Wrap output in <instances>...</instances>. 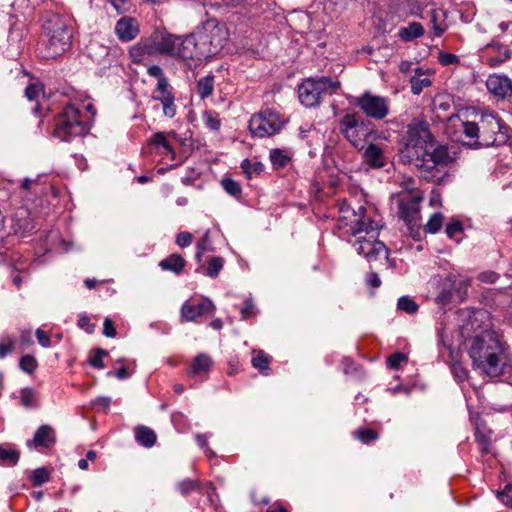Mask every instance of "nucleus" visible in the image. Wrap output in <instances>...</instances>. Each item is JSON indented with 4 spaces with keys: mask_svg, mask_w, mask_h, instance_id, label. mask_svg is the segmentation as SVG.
I'll return each mask as SVG.
<instances>
[{
    "mask_svg": "<svg viewBox=\"0 0 512 512\" xmlns=\"http://www.w3.org/2000/svg\"><path fill=\"white\" fill-rule=\"evenodd\" d=\"M155 93H157V95L172 94V88H171L169 81L166 77H163V78L157 80Z\"/></svg>",
    "mask_w": 512,
    "mask_h": 512,
    "instance_id": "obj_53",
    "label": "nucleus"
},
{
    "mask_svg": "<svg viewBox=\"0 0 512 512\" xmlns=\"http://www.w3.org/2000/svg\"><path fill=\"white\" fill-rule=\"evenodd\" d=\"M20 458V453L14 449H6L0 445V465L15 466Z\"/></svg>",
    "mask_w": 512,
    "mask_h": 512,
    "instance_id": "obj_34",
    "label": "nucleus"
},
{
    "mask_svg": "<svg viewBox=\"0 0 512 512\" xmlns=\"http://www.w3.org/2000/svg\"><path fill=\"white\" fill-rule=\"evenodd\" d=\"M453 283H454V275H448L441 286V290L436 297V302L440 305H447L451 303L454 299L453 295Z\"/></svg>",
    "mask_w": 512,
    "mask_h": 512,
    "instance_id": "obj_25",
    "label": "nucleus"
},
{
    "mask_svg": "<svg viewBox=\"0 0 512 512\" xmlns=\"http://www.w3.org/2000/svg\"><path fill=\"white\" fill-rule=\"evenodd\" d=\"M512 490V485L507 484L502 491L497 492V498L507 507L512 508V495L509 492Z\"/></svg>",
    "mask_w": 512,
    "mask_h": 512,
    "instance_id": "obj_52",
    "label": "nucleus"
},
{
    "mask_svg": "<svg viewBox=\"0 0 512 512\" xmlns=\"http://www.w3.org/2000/svg\"><path fill=\"white\" fill-rule=\"evenodd\" d=\"M153 37L159 54L174 56L178 37L159 31L154 32Z\"/></svg>",
    "mask_w": 512,
    "mask_h": 512,
    "instance_id": "obj_20",
    "label": "nucleus"
},
{
    "mask_svg": "<svg viewBox=\"0 0 512 512\" xmlns=\"http://www.w3.org/2000/svg\"><path fill=\"white\" fill-rule=\"evenodd\" d=\"M443 219L444 216L441 213H434L424 226V231L432 234L438 232L442 227Z\"/></svg>",
    "mask_w": 512,
    "mask_h": 512,
    "instance_id": "obj_43",
    "label": "nucleus"
},
{
    "mask_svg": "<svg viewBox=\"0 0 512 512\" xmlns=\"http://www.w3.org/2000/svg\"><path fill=\"white\" fill-rule=\"evenodd\" d=\"M463 133L471 141V148L491 147L505 141L506 126L493 114H483L478 122H464Z\"/></svg>",
    "mask_w": 512,
    "mask_h": 512,
    "instance_id": "obj_4",
    "label": "nucleus"
},
{
    "mask_svg": "<svg viewBox=\"0 0 512 512\" xmlns=\"http://www.w3.org/2000/svg\"><path fill=\"white\" fill-rule=\"evenodd\" d=\"M441 342H442V347L440 348V354L443 357L447 354V356L449 357V359L452 362H456L457 353H455V351L453 350L452 346L449 345V344H446L443 341L442 338H441ZM452 372H453L455 378L459 382H462V381L466 380L467 377H468L467 370L464 367H462L460 364H458V363H454L452 365Z\"/></svg>",
    "mask_w": 512,
    "mask_h": 512,
    "instance_id": "obj_21",
    "label": "nucleus"
},
{
    "mask_svg": "<svg viewBox=\"0 0 512 512\" xmlns=\"http://www.w3.org/2000/svg\"><path fill=\"white\" fill-rule=\"evenodd\" d=\"M214 310L215 305L209 298H202L198 302L189 300L181 307V320L185 322L196 321L198 317L212 315Z\"/></svg>",
    "mask_w": 512,
    "mask_h": 512,
    "instance_id": "obj_11",
    "label": "nucleus"
},
{
    "mask_svg": "<svg viewBox=\"0 0 512 512\" xmlns=\"http://www.w3.org/2000/svg\"><path fill=\"white\" fill-rule=\"evenodd\" d=\"M270 160L276 168H283L290 161V157L284 150L276 148L270 151Z\"/></svg>",
    "mask_w": 512,
    "mask_h": 512,
    "instance_id": "obj_39",
    "label": "nucleus"
},
{
    "mask_svg": "<svg viewBox=\"0 0 512 512\" xmlns=\"http://www.w3.org/2000/svg\"><path fill=\"white\" fill-rule=\"evenodd\" d=\"M487 89L499 99H505L512 94V81L506 76L491 75L486 81Z\"/></svg>",
    "mask_w": 512,
    "mask_h": 512,
    "instance_id": "obj_15",
    "label": "nucleus"
},
{
    "mask_svg": "<svg viewBox=\"0 0 512 512\" xmlns=\"http://www.w3.org/2000/svg\"><path fill=\"white\" fill-rule=\"evenodd\" d=\"M35 335L42 347L47 348L51 345L50 337L42 329H37Z\"/></svg>",
    "mask_w": 512,
    "mask_h": 512,
    "instance_id": "obj_62",
    "label": "nucleus"
},
{
    "mask_svg": "<svg viewBox=\"0 0 512 512\" xmlns=\"http://www.w3.org/2000/svg\"><path fill=\"white\" fill-rule=\"evenodd\" d=\"M108 355V352L102 348H96L93 350V356L89 358L88 363L97 369L105 367L103 358Z\"/></svg>",
    "mask_w": 512,
    "mask_h": 512,
    "instance_id": "obj_47",
    "label": "nucleus"
},
{
    "mask_svg": "<svg viewBox=\"0 0 512 512\" xmlns=\"http://www.w3.org/2000/svg\"><path fill=\"white\" fill-rule=\"evenodd\" d=\"M463 225L459 220L453 221L447 224L445 228V233L449 238H453L456 234L462 232Z\"/></svg>",
    "mask_w": 512,
    "mask_h": 512,
    "instance_id": "obj_54",
    "label": "nucleus"
},
{
    "mask_svg": "<svg viewBox=\"0 0 512 512\" xmlns=\"http://www.w3.org/2000/svg\"><path fill=\"white\" fill-rule=\"evenodd\" d=\"M440 12L433 9L430 11V24L432 25L433 34L436 37L441 36L446 30V26L439 23Z\"/></svg>",
    "mask_w": 512,
    "mask_h": 512,
    "instance_id": "obj_48",
    "label": "nucleus"
},
{
    "mask_svg": "<svg viewBox=\"0 0 512 512\" xmlns=\"http://www.w3.org/2000/svg\"><path fill=\"white\" fill-rule=\"evenodd\" d=\"M355 220L350 223V232L353 236H358L362 232H365L367 235L375 233L377 230L376 223L366 218V208L364 206H360L358 208V212H354Z\"/></svg>",
    "mask_w": 512,
    "mask_h": 512,
    "instance_id": "obj_14",
    "label": "nucleus"
},
{
    "mask_svg": "<svg viewBox=\"0 0 512 512\" xmlns=\"http://www.w3.org/2000/svg\"><path fill=\"white\" fill-rule=\"evenodd\" d=\"M103 334L106 337H111V338H113V337H115L117 335V331H116V328L114 326V323L109 318H106L104 320V323H103Z\"/></svg>",
    "mask_w": 512,
    "mask_h": 512,
    "instance_id": "obj_60",
    "label": "nucleus"
},
{
    "mask_svg": "<svg viewBox=\"0 0 512 512\" xmlns=\"http://www.w3.org/2000/svg\"><path fill=\"white\" fill-rule=\"evenodd\" d=\"M56 443V434L54 429L47 424L41 425L35 432L32 440L27 441V445H33L35 448H50Z\"/></svg>",
    "mask_w": 512,
    "mask_h": 512,
    "instance_id": "obj_18",
    "label": "nucleus"
},
{
    "mask_svg": "<svg viewBox=\"0 0 512 512\" xmlns=\"http://www.w3.org/2000/svg\"><path fill=\"white\" fill-rule=\"evenodd\" d=\"M221 184H222L224 190L229 195L234 196V197H240V195L242 193V189H241L240 184L237 181H235L231 178L225 177L222 179Z\"/></svg>",
    "mask_w": 512,
    "mask_h": 512,
    "instance_id": "obj_44",
    "label": "nucleus"
},
{
    "mask_svg": "<svg viewBox=\"0 0 512 512\" xmlns=\"http://www.w3.org/2000/svg\"><path fill=\"white\" fill-rule=\"evenodd\" d=\"M117 13H125L128 10V0H109Z\"/></svg>",
    "mask_w": 512,
    "mask_h": 512,
    "instance_id": "obj_64",
    "label": "nucleus"
},
{
    "mask_svg": "<svg viewBox=\"0 0 512 512\" xmlns=\"http://www.w3.org/2000/svg\"><path fill=\"white\" fill-rule=\"evenodd\" d=\"M135 439L140 445L150 448L156 443L157 435L154 430L147 426H137L135 428Z\"/></svg>",
    "mask_w": 512,
    "mask_h": 512,
    "instance_id": "obj_26",
    "label": "nucleus"
},
{
    "mask_svg": "<svg viewBox=\"0 0 512 512\" xmlns=\"http://www.w3.org/2000/svg\"><path fill=\"white\" fill-rule=\"evenodd\" d=\"M13 227L16 233L27 234L30 233L34 228L32 219L28 217L26 210L17 212L12 218Z\"/></svg>",
    "mask_w": 512,
    "mask_h": 512,
    "instance_id": "obj_23",
    "label": "nucleus"
},
{
    "mask_svg": "<svg viewBox=\"0 0 512 512\" xmlns=\"http://www.w3.org/2000/svg\"><path fill=\"white\" fill-rule=\"evenodd\" d=\"M253 353L255 355L251 360L252 366L262 375H268L270 373L269 365L272 361V357L265 353L263 350H254Z\"/></svg>",
    "mask_w": 512,
    "mask_h": 512,
    "instance_id": "obj_29",
    "label": "nucleus"
},
{
    "mask_svg": "<svg viewBox=\"0 0 512 512\" xmlns=\"http://www.w3.org/2000/svg\"><path fill=\"white\" fill-rule=\"evenodd\" d=\"M421 196H410L407 199L399 201V216L406 225L413 224L415 221L420 220V202Z\"/></svg>",
    "mask_w": 512,
    "mask_h": 512,
    "instance_id": "obj_13",
    "label": "nucleus"
},
{
    "mask_svg": "<svg viewBox=\"0 0 512 512\" xmlns=\"http://www.w3.org/2000/svg\"><path fill=\"white\" fill-rule=\"evenodd\" d=\"M177 491L184 497L193 491H201V483L198 480L184 479L176 484Z\"/></svg>",
    "mask_w": 512,
    "mask_h": 512,
    "instance_id": "obj_35",
    "label": "nucleus"
},
{
    "mask_svg": "<svg viewBox=\"0 0 512 512\" xmlns=\"http://www.w3.org/2000/svg\"><path fill=\"white\" fill-rule=\"evenodd\" d=\"M340 132L357 149H362L370 130L357 114H346L339 121Z\"/></svg>",
    "mask_w": 512,
    "mask_h": 512,
    "instance_id": "obj_9",
    "label": "nucleus"
},
{
    "mask_svg": "<svg viewBox=\"0 0 512 512\" xmlns=\"http://www.w3.org/2000/svg\"><path fill=\"white\" fill-rule=\"evenodd\" d=\"M78 326L89 334L93 333L95 328V325L90 322V318L86 314L79 316Z\"/></svg>",
    "mask_w": 512,
    "mask_h": 512,
    "instance_id": "obj_56",
    "label": "nucleus"
},
{
    "mask_svg": "<svg viewBox=\"0 0 512 512\" xmlns=\"http://www.w3.org/2000/svg\"><path fill=\"white\" fill-rule=\"evenodd\" d=\"M154 100H158L161 102L163 107V113L168 118H173L176 115V105L174 103V95H154Z\"/></svg>",
    "mask_w": 512,
    "mask_h": 512,
    "instance_id": "obj_31",
    "label": "nucleus"
},
{
    "mask_svg": "<svg viewBox=\"0 0 512 512\" xmlns=\"http://www.w3.org/2000/svg\"><path fill=\"white\" fill-rule=\"evenodd\" d=\"M397 308L409 314H413L418 310L417 303L408 296H402L398 299Z\"/></svg>",
    "mask_w": 512,
    "mask_h": 512,
    "instance_id": "obj_45",
    "label": "nucleus"
},
{
    "mask_svg": "<svg viewBox=\"0 0 512 512\" xmlns=\"http://www.w3.org/2000/svg\"><path fill=\"white\" fill-rule=\"evenodd\" d=\"M88 131V124L74 105H67L56 118L54 135L62 141H71L76 137L85 136Z\"/></svg>",
    "mask_w": 512,
    "mask_h": 512,
    "instance_id": "obj_5",
    "label": "nucleus"
},
{
    "mask_svg": "<svg viewBox=\"0 0 512 512\" xmlns=\"http://www.w3.org/2000/svg\"><path fill=\"white\" fill-rule=\"evenodd\" d=\"M14 341L11 338H7L5 341L0 343V358L6 357L10 352L13 351Z\"/></svg>",
    "mask_w": 512,
    "mask_h": 512,
    "instance_id": "obj_59",
    "label": "nucleus"
},
{
    "mask_svg": "<svg viewBox=\"0 0 512 512\" xmlns=\"http://www.w3.org/2000/svg\"><path fill=\"white\" fill-rule=\"evenodd\" d=\"M438 60L440 64L444 66L453 65L459 62V59L455 54L448 52H440Z\"/></svg>",
    "mask_w": 512,
    "mask_h": 512,
    "instance_id": "obj_55",
    "label": "nucleus"
},
{
    "mask_svg": "<svg viewBox=\"0 0 512 512\" xmlns=\"http://www.w3.org/2000/svg\"><path fill=\"white\" fill-rule=\"evenodd\" d=\"M243 320H247L256 316L255 304L251 298L245 300L244 306L240 310Z\"/></svg>",
    "mask_w": 512,
    "mask_h": 512,
    "instance_id": "obj_50",
    "label": "nucleus"
},
{
    "mask_svg": "<svg viewBox=\"0 0 512 512\" xmlns=\"http://www.w3.org/2000/svg\"><path fill=\"white\" fill-rule=\"evenodd\" d=\"M286 121L274 109H265L254 114L249 121V131L256 137H270L281 131Z\"/></svg>",
    "mask_w": 512,
    "mask_h": 512,
    "instance_id": "obj_7",
    "label": "nucleus"
},
{
    "mask_svg": "<svg viewBox=\"0 0 512 512\" xmlns=\"http://www.w3.org/2000/svg\"><path fill=\"white\" fill-rule=\"evenodd\" d=\"M398 156L403 164L414 166L422 179L439 185L445 183L446 168L452 162L448 147L436 145L429 123L418 118L407 125L399 143Z\"/></svg>",
    "mask_w": 512,
    "mask_h": 512,
    "instance_id": "obj_1",
    "label": "nucleus"
},
{
    "mask_svg": "<svg viewBox=\"0 0 512 512\" xmlns=\"http://www.w3.org/2000/svg\"><path fill=\"white\" fill-rule=\"evenodd\" d=\"M377 232L369 234V238L358 236L355 242L358 254L368 260L377 259L379 255L386 254V247L383 242L376 240Z\"/></svg>",
    "mask_w": 512,
    "mask_h": 512,
    "instance_id": "obj_12",
    "label": "nucleus"
},
{
    "mask_svg": "<svg viewBox=\"0 0 512 512\" xmlns=\"http://www.w3.org/2000/svg\"><path fill=\"white\" fill-rule=\"evenodd\" d=\"M224 265L222 257L214 256L208 260L205 274L210 278H217Z\"/></svg>",
    "mask_w": 512,
    "mask_h": 512,
    "instance_id": "obj_38",
    "label": "nucleus"
},
{
    "mask_svg": "<svg viewBox=\"0 0 512 512\" xmlns=\"http://www.w3.org/2000/svg\"><path fill=\"white\" fill-rule=\"evenodd\" d=\"M407 360V357L405 354L401 352H396L390 355L387 359V366L390 369H398L400 364Z\"/></svg>",
    "mask_w": 512,
    "mask_h": 512,
    "instance_id": "obj_51",
    "label": "nucleus"
},
{
    "mask_svg": "<svg viewBox=\"0 0 512 512\" xmlns=\"http://www.w3.org/2000/svg\"><path fill=\"white\" fill-rule=\"evenodd\" d=\"M212 364V360L209 355L201 353L197 355L191 366H190V373L192 375L200 374L201 372H206L209 370L210 366Z\"/></svg>",
    "mask_w": 512,
    "mask_h": 512,
    "instance_id": "obj_30",
    "label": "nucleus"
},
{
    "mask_svg": "<svg viewBox=\"0 0 512 512\" xmlns=\"http://www.w3.org/2000/svg\"><path fill=\"white\" fill-rule=\"evenodd\" d=\"M38 186H39L38 179H30V178L24 179V181L21 184V188L23 190L33 191L35 193L38 192V189H37Z\"/></svg>",
    "mask_w": 512,
    "mask_h": 512,
    "instance_id": "obj_63",
    "label": "nucleus"
},
{
    "mask_svg": "<svg viewBox=\"0 0 512 512\" xmlns=\"http://www.w3.org/2000/svg\"><path fill=\"white\" fill-rule=\"evenodd\" d=\"M174 56L183 60L203 58L202 56L198 55V46L192 33L186 36L184 39L179 38Z\"/></svg>",
    "mask_w": 512,
    "mask_h": 512,
    "instance_id": "obj_19",
    "label": "nucleus"
},
{
    "mask_svg": "<svg viewBox=\"0 0 512 512\" xmlns=\"http://www.w3.org/2000/svg\"><path fill=\"white\" fill-rule=\"evenodd\" d=\"M354 435L364 444H369L378 438V433L375 430L366 428L357 429Z\"/></svg>",
    "mask_w": 512,
    "mask_h": 512,
    "instance_id": "obj_46",
    "label": "nucleus"
},
{
    "mask_svg": "<svg viewBox=\"0 0 512 512\" xmlns=\"http://www.w3.org/2000/svg\"><path fill=\"white\" fill-rule=\"evenodd\" d=\"M117 37L123 42H129L135 39L139 33V25L133 17H122L115 26Z\"/></svg>",
    "mask_w": 512,
    "mask_h": 512,
    "instance_id": "obj_16",
    "label": "nucleus"
},
{
    "mask_svg": "<svg viewBox=\"0 0 512 512\" xmlns=\"http://www.w3.org/2000/svg\"><path fill=\"white\" fill-rule=\"evenodd\" d=\"M44 39L38 47L41 58L56 59L68 51L72 45L73 30L69 18L47 12L42 17Z\"/></svg>",
    "mask_w": 512,
    "mask_h": 512,
    "instance_id": "obj_3",
    "label": "nucleus"
},
{
    "mask_svg": "<svg viewBox=\"0 0 512 512\" xmlns=\"http://www.w3.org/2000/svg\"><path fill=\"white\" fill-rule=\"evenodd\" d=\"M424 27L421 23L411 22L408 26L401 27L398 36L401 40L410 42L424 34Z\"/></svg>",
    "mask_w": 512,
    "mask_h": 512,
    "instance_id": "obj_27",
    "label": "nucleus"
},
{
    "mask_svg": "<svg viewBox=\"0 0 512 512\" xmlns=\"http://www.w3.org/2000/svg\"><path fill=\"white\" fill-rule=\"evenodd\" d=\"M408 231L410 233V236L414 240H420L422 237V228L419 224V221H415L413 224L407 225Z\"/></svg>",
    "mask_w": 512,
    "mask_h": 512,
    "instance_id": "obj_61",
    "label": "nucleus"
},
{
    "mask_svg": "<svg viewBox=\"0 0 512 512\" xmlns=\"http://www.w3.org/2000/svg\"><path fill=\"white\" fill-rule=\"evenodd\" d=\"M19 366L24 372L32 374L36 370L38 363L35 357L24 355L20 359Z\"/></svg>",
    "mask_w": 512,
    "mask_h": 512,
    "instance_id": "obj_49",
    "label": "nucleus"
},
{
    "mask_svg": "<svg viewBox=\"0 0 512 512\" xmlns=\"http://www.w3.org/2000/svg\"><path fill=\"white\" fill-rule=\"evenodd\" d=\"M425 0H394L396 12L403 15L417 14Z\"/></svg>",
    "mask_w": 512,
    "mask_h": 512,
    "instance_id": "obj_28",
    "label": "nucleus"
},
{
    "mask_svg": "<svg viewBox=\"0 0 512 512\" xmlns=\"http://www.w3.org/2000/svg\"><path fill=\"white\" fill-rule=\"evenodd\" d=\"M197 93L201 99H205L213 93L214 90V77L207 75L202 77L197 82Z\"/></svg>",
    "mask_w": 512,
    "mask_h": 512,
    "instance_id": "obj_32",
    "label": "nucleus"
},
{
    "mask_svg": "<svg viewBox=\"0 0 512 512\" xmlns=\"http://www.w3.org/2000/svg\"><path fill=\"white\" fill-rule=\"evenodd\" d=\"M365 162L373 168H383L386 164L382 149L376 144H369L364 152Z\"/></svg>",
    "mask_w": 512,
    "mask_h": 512,
    "instance_id": "obj_22",
    "label": "nucleus"
},
{
    "mask_svg": "<svg viewBox=\"0 0 512 512\" xmlns=\"http://www.w3.org/2000/svg\"><path fill=\"white\" fill-rule=\"evenodd\" d=\"M193 236L190 232H180L176 237V243L180 247H187L192 243Z\"/></svg>",
    "mask_w": 512,
    "mask_h": 512,
    "instance_id": "obj_58",
    "label": "nucleus"
},
{
    "mask_svg": "<svg viewBox=\"0 0 512 512\" xmlns=\"http://www.w3.org/2000/svg\"><path fill=\"white\" fill-rule=\"evenodd\" d=\"M198 46V55L207 58L216 54L222 47L221 29L212 22H207L192 32Z\"/></svg>",
    "mask_w": 512,
    "mask_h": 512,
    "instance_id": "obj_8",
    "label": "nucleus"
},
{
    "mask_svg": "<svg viewBox=\"0 0 512 512\" xmlns=\"http://www.w3.org/2000/svg\"><path fill=\"white\" fill-rule=\"evenodd\" d=\"M241 168L243 173L246 174L247 178H251L252 173L260 174L264 171V165L261 162L251 163L249 159H244L241 162Z\"/></svg>",
    "mask_w": 512,
    "mask_h": 512,
    "instance_id": "obj_42",
    "label": "nucleus"
},
{
    "mask_svg": "<svg viewBox=\"0 0 512 512\" xmlns=\"http://www.w3.org/2000/svg\"><path fill=\"white\" fill-rule=\"evenodd\" d=\"M41 86L39 84H30L25 89V96L28 100L33 101L38 98L39 93L41 92Z\"/></svg>",
    "mask_w": 512,
    "mask_h": 512,
    "instance_id": "obj_57",
    "label": "nucleus"
},
{
    "mask_svg": "<svg viewBox=\"0 0 512 512\" xmlns=\"http://www.w3.org/2000/svg\"><path fill=\"white\" fill-rule=\"evenodd\" d=\"M473 365L489 377H498L510 368L504 344L494 331L485 330L466 340Z\"/></svg>",
    "mask_w": 512,
    "mask_h": 512,
    "instance_id": "obj_2",
    "label": "nucleus"
},
{
    "mask_svg": "<svg viewBox=\"0 0 512 512\" xmlns=\"http://www.w3.org/2000/svg\"><path fill=\"white\" fill-rule=\"evenodd\" d=\"M20 399H21V404L27 409L36 408L38 406V403L36 400V393L30 387H26L21 390Z\"/></svg>",
    "mask_w": 512,
    "mask_h": 512,
    "instance_id": "obj_37",
    "label": "nucleus"
},
{
    "mask_svg": "<svg viewBox=\"0 0 512 512\" xmlns=\"http://www.w3.org/2000/svg\"><path fill=\"white\" fill-rule=\"evenodd\" d=\"M130 57L134 63H141L147 57L159 54L153 34L130 49Z\"/></svg>",
    "mask_w": 512,
    "mask_h": 512,
    "instance_id": "obj_17",
    "label": "nucleus"
},
{
    "mask_svg": "<svg viewBox=\"0 0 512 512\" xmlns=\"http://www.w3.org/2000/svg\"><path fill=\"white\" fill-rule=\"evenodd\" d=\"M469 285V280L458 281L454 276L453 295L458 302H463L466 299Z\"/></svg>",
    "mask_w": 512,
    "mask_h": 512,
    "instance_id": "obj_40",
    "label": "nucleus"
},
{
    "mask_svg": "<svg viewBox=\"0 0 512 512\" xmlns=\"http://www.w3.org/2000/svg\"><path fill=\"white\" fill-rule=\"evenodd\" d=\"M186 261L185 259L178 253H173L169 255L167 258L160 261L159 266L162 270L171 271L175 274H180L184 267Z\"/></svg>",
    "mask_w": 512,
    "mask_h": 512,
    "instance_id": "obj_24",
    "label": "nucleus"
},
{
    "mask_svg": "<svg viewBox=\"0 0 512 512\" xmlns=\"http://www.w3.org/2000/svg\"><path fill=\"white\" fill-rule=\"evenodd\" d=\"M354 105L359 107L366 116L375 120H382L389 113L388 100L384 97L373 95L369 91L356 98Z\"/></svg>",
    "mask_w": 512,
    "mask_h": 512,
    "instance_id": "obj_10",
    "label": "nucleus"
},
{
    "mask_svg": "<svg viewBox=\"0 0 512 512\" xmlns=\"http://www.w3.org/2000/svg\"><path fill=\"white\" fill-rule=\"evenodd\" d=\"M422 72L420 68L416 69V75L410 78L411 92L419 95L425 87L431 85V80L427 77L421 78Z\"/></svg>",
    "mask_w": 512,
    "mask_h": 512,
    "instance_id": "obj_33",
    "label": "nucleus"
},
{
    "mask_svg": "<svg viewBox=\"0 0 512 512\" xmlns=\"http://www.w3.org/2000/svg\"><path fill=\"white\" fill-rule=\"evenodd\" d=\"M341 84L330 77L308 78L298 87L300 102L306 107H315L320 104L325 95H332L338 91Z\"/></svg>",
    "mask_w": 512,
    "mask_h": 512,
    "instance_id": "obj_6",
    "label": "nucleus"
},
{
    "mask_svg": "<svg viewBox=\"0 0 512 512\" xmlns=\"http://www.w3.org/2000/svg\"><path fill=\"white\" fill-rule=\"evenodd\" d=\"M475 439H476V442L478 444L480 451L483 454H488L490 452L489 447L491 444V432L476 429Z\"/></svg>",
    "mask_w": 512,
    "mask_h": 512,
    "instance_id": "obj_36",
    "label": "nucleus"
},
{
    "mask_svg": "<svg viewBox=\"0 0 512 512\" xmlns=\"http://www.w3.org/2000/svg\"><path fill=\"white\" fill-rule=\"evenodd\" d=\"M49 479V471L44 467L33 470L30 475V480L35 487L41 486L42 484L48 482Z\"/></svg>",
    "mask_w": 512,
    "mask_h": 512,
    "instance_id": "obj_41",
    "label": "nucleus"
}]
</instances>
